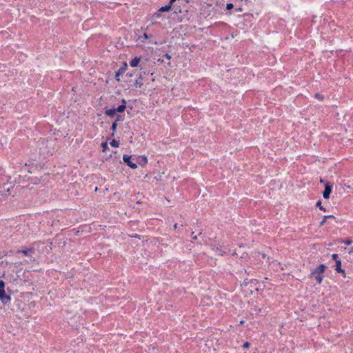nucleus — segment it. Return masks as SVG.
Wrapping results in <instances>:
<instances>
[{
	"label": "nucleus",
	"mask_w": 353,
	"mask_h": 353,
	"mask_svg": "<svg viewBox=\"0 0 353 353\" xmlns=\"http://www.w3.org/2000/svg\"><path fill=\"white\" fill-rule=\"evenodd\" d=\"M0 300L3 304H7L10 301L11 298L10 295L6 294L5 291H3L0 294Z\"/></svg>",
	"instance_id": "20e7f679"
},
{
	"label": "nucleus",
	"mask_w": 353,
	"mask_h": 353,
	"mask_svg": "<svg viewBox=\"0 0 353 353\" xmlns=\"http://www.w3.org/2000/svg\"><path fill=\"white\" fill-rule=\"evenodd\" d=\"M117 124L116 122H114L111 126V130L114 132L117 130Z\"/></svg>",
	"instance_id": "aec40b11"
},
{
	"label": "nucleus",
	"mask_w": 353,
	"mask_h": 353,
	"mask_svg": "<svg viewBox=\"0 0 353 353\" xmlns=\"http://www.w3.org/2000/svg\"><path fill=\"white\" fill-rule=\"evenodd\" d=\"M32 252V249L29 248V249H26L24 250H19V251H17V253H22L25 256H31Z\"/></svg>",
	"instance_id": "9b49d317"
},
{
	"label": "nucleus",
	"mask_w": 353,
	"mask_h": 353,
	"mask_svg": "<svg viewBox=\"0 0 353 353\" xmlns=\"http://www.w3.org/2000/svg\"><path fill=\"white\" fill-rule=\"evenodd\" d=\"M137 163L141 166H145L148 163V159L145 156H139L137 159Z\"/></svg>",
	"instance_id": "39448f33"
},
{
	"label": "nucleus",
	"mask_w": 353,
	"mask_h": 353,
	"mask_svg": "<svg viewBox=\"0 0 353 353\" xmlns=\"http://www.w3.org/2000/svg\"><path fill=\"white\" fill-rule=\"evenodd\" d=\"M116 110L115 108H112V109H108V110H106L105 111V114L107 115V116H109V117H113L114 116V114H116Z\"/></svg>",
	"instance_id": "ddd939ff"
},
{
	"label": "nucleus",
	"mask_w": 353,
	"mask_h": 353,
	"mask_svg": "<svg viewBox=\"0 0 353 353\" xmlns=\"http://www.w3.org/2000/svg\"><path fill=\"white\" fill-rule=\"evenodd\" d=\"M326 268V266L323 264H321L317 266L315 269L311 271V276L314 277L319 284L321 283L323 279V272Z\"/></svg>",
	"instance_id": "f257e3e1"
},
{
	"label": "nucleus",
	"mask_w": 353,
	"mask_h": 353,
	"mask_svg": "<svg viewBox=\"0 0 353 353\" xmlns=\"http://www.w3.org/2000/svg\"><path fill=\"white\" fill-rule=\"evenodd\" d=\"M234 6L232 3H228L226 5V9L227 10H231L232 8H233Z\"/></svg>",
	"instance_id": "412c9836"
},
{
	"label": "nucleus",
	"mask_w": 353,
	"mask_h": 353,
	"mask_svg": "<svg viewBox=\"0 0 353 353\" xmlns=\"http://www.w3.org/2000/svg\"><path fill=\"white\" fill-rule=\"evenodd\" d=\"M315 96H316V97H317V98H320V96H319V94H316Z\"/></svg>",
	"instance_id": "c756f323"
},
{
	"label": "nucleus",
	"mask_w": 353,
	"mask_h": 353,
	"mask_svg": "<svg viewBox=\"0 0 353 353\" xmlns=\"http://www.w3.org/2000/svg\"><path fill=\"white\" fill-rule=\"evenodd\" d=\"M143 38H144L145 39H147L148 38V34H147L146 33H144V34H143Z\"/></svg>",
	"instance_id": "cd10ccee"
},
{
	"label": "nucleus",
	"mask_w": 353,
	"mask_h": 353,
	"mask_svg": "<svg viewBox=\"0 0 353 353\" xmlns=\"http://www.w3.org/2000/svg\"><path fill=\"white\" fill-rule=\"evenodd\" d=\"M332 217H334L332 215H325V216H324L323 220L320 222V225L321 226V225H324L325 221H326V219L327 218H332Z\"/></svg>",
	"instance_id": "dca6fc26"
},
{
	"label": "nucleus",
	"mask_w": 353,
	"mask_h": 353,
	"mask_svg": "<svg viewBox=\"0 0 353 353\" xmlns=\"http://www.w3.org/2000/svg\"><path fill=\"white\" fill-rule=\"evenodd\" d=\"M174 228L176 229L177 228V224L175 223L174 225Z\"/></svg>",
	"instance_id": "7c9ffc66"
},
{
	"label": "nucleus",
	"mask_w": 353,
	"mask_h": 353,
	"mask_svg": "<svg viewBox=\"0 0 353 353\" xmlns=\"http://www.w3.org/2000/svg\"><path fill=\"white\" fill-rule=\"evenodd\" d=\"M352 243V241L351 239H347L345 241V244L347 245H350Z\"/></svg>",
	"instance_id": "5701e85b"
},
{
	"label": "nucleus",
	"mask_w": 353,
	"mask_h": 353,
	"mask_svg": "<svg viewBox=\"0 0 353 353\" xmlns=\"http://www.w3.org/2000/svg\"><path fill=\"white\" fill-rule=\"evenodd\" d=\"M121 120H122L121 117V116H118L117 120L115 121V122L117 123V122L120 121Z\"/></svg>",
	"instance_id": "a878e982"
},
{
	"label": "nucleus",
	"mask_w": 353,
	"mask_h": 353,
	"mask_svg": "<svg viewBox=\"0 0 353 353\" xmlns=\"http://www.w3.org/2000/svg\"><path fill=\"white\" fill-rule=\"evenodd\" d=\"M143 85V82H142V78L141 76H139V77L138 78V79H137L134 83V86L135 88H141Z\"/></svg>",
	"instance_id": "f8f14e48"
},
{
	"label": "nucleus",
	"mask_w": 353,
	"mask_h": 353,
	"mask_svg": "<svg viewBox=\"0 0 353 353\" xmlns=\"http://www.w3.org/2000/svg\"><path fill=\"white\" fill-rule=\"evenodd\" d=\"M123 161L131 168L135 169L137 168V163H133L131 161V156L128 154H124L123 156Z\"/></svg>",
	"instance_id": "f03ea898"
},
{
	"label": "nucleus",
	"mask_w": 353,
	"mask_h": 353,
	"mask_svg": "<svg viewBox=\"0 0 353 353\" xmlns=\"http://www.w3.org/2000/svg\"><path fill=\"white\" fill-rule=\"evenodd\" d=\"M320 182H321V183H324V181H323V179H321V180H320Z\"/></svg>",
	"instance_id": "2f4dec72"
},
{
	"label": "nucleus",
	"mask_w": 353,
	"mask_h": 353,
	"mask_svg": "<svg viewBox=\"0 0 353 353\" xmlns=\"http://www.w3.org/2000/svg\"><path fill=\"white\" fill-rule=\"evenodd\" d=\"M165 57H166L168 59H171V57H170L168 54H165Z\"/></svg>",
	"instance_id": "c85d7f7f"
},
{
	"label": "nucleus",
	"mask_w": 353,
	"mask_h": 353,
	"mask_svg": "<svg viewBox=\"0 0 353 353\" xmlns=\"http://www.w3.org/2000/svg\"><path fill=\"white\" fill-rule=\"evenodd\" d=\"M249 347H250V343H249L248 342H245V343L243 345V348L248 349Z\"/></svg>",
	"instance_id": "b1692460"
},
{
	"label": "nucleus",
	"mask_w": 353,
	"mask_h": 353,
	"mask_svg": "<svg viewBox=\"0 0 353 353\" xmlns=\"http://www.w3.org/2000/svg\"><path fill=\"white\" fill-rule=\"evenodd\" d=\"M110 145L112 146V147H114V148H117L119 146V142L116 140H112L111 142H110Z\"/></svg>",
	"instance_id": "a211bd4d"
},
{
	"label": "nucleus",
	"mask_w": 353,
	"mask_h": 353,
	"mask_svg": "<svg viewBox=\"0 0 353 353\" xmlns=\"http://www.w3.org/2000/svg\"><path fill=\"white\" fill-rule=\"evenodd\" d=\"M141 61L140 57H134L130 63V66L137 67Z\"/></svg>",
	"instance_id": "1a4fd4ad"
},
{
	"label": "nucleus",
	"mask_w": 353,
	"mask_h": 353,
	"mask_svg": "<svg viewBox=\"0 0 353 353\" xmlns=\"http://www.w3.org/2000/svg\"><path fill=\"white\" fill-rule=\"evenodd\" d=\"M102 148H103V150L104 151L108 148L107 143H102Z\"/></svg>",
	"instance_id": "393cba45"
},
{
	"label": "nucleus",
	"mask_w": 353,
	"mask_h": 353,
	"mask_svg": "<svg viewBox=\"0 0 353 353\" xmlns=\"http://www.w3.org/2000/svg\"><path fill=\"white\" fill-rule=\"evenodd\" d=\"M336 271L339 273H345L344 270L341 268V260H336Z\"/></svg>",
	"instance_id": "6e6552de"
},
{
	"label": "nucleus",
	"mask_w": 353,
	"mask_h": 353,
	"mask_svg": "<svg viewBox=\"0 0 353 353\" xmlns=\"http://www.w3.org/2000/svg\"><path fill=\"white\" fill-rule=\"evenodd\" d=\"M316 206L319 207V208L321 210H323V211H325V209L321 205V201H319L317 203H316Z\"/></svg>",
	"instance_id": "6ab92c4d"
},
{
	"label": "nucleus",
	"mask_w": 353,
	"mask_h": 353,
	"mask_svg": "<svg viewBox=\"0 0 353 353\" xmlns=\"http://www.w3.org/2000/svg\"><path fill=\"white\" fill-rule=\"evenodd\" d=\"M126 68H127V64L125 63H124V65L123 67L121 68L117 72H116V74H115V79L117 81H120V79H119V76L122 74L124 73V72L126 70Z\"/></svg>",
	"instance_id": "423d86ee"
},
{
	"label": "nucleus",
	"mask_w": 353,
	"mask_h": 353,
	"mask_svg": "<svg viewBox=\"0 0 353 353\" xmlns=\"http://www.w3.org/2000/svg\"><path fill=\"white\" fill-rule=\"evenodd\" d=\"M216 252L219 255H223L224 253H225V249H223V246L217 245Z\"/></svg>",
	"instance_id": "9d476101"
},
{
	"label": "nucleus",
	"mask_w": 353,
	"mask_h": 353,
	"mask_svg": "<svg viewBox=\"0 0 353 353\" xmlns=\"http://www.w3.org/2000/svg\"><path fill=\"white\" fill-rule=\"evenodd\" d=\"M5 291V283L3 281H0V294Z\"/></svg>",
	"instance_id": "f3484780"
},
{
	"label": "nucleus",
	"mask_w": 353,
	"mask_h": 353,
	"mask_svg": "<svg viewBox=\"0 0 353 353\" xmlns=\"http://www.w3.org/2000/svg\"><path fill=\"white\" fill-rule=\"evenodd\" d=\"M332 259L333 260H334L335 261H336V260H340V259H339V257H338V254H333L332 255Z\"/></svg>",
	"instance_id": "4be33fe9"
},
{
	"label": "nucleus",
	"mask_w": 353,
	"mask_h": 353,
	"mask_svg": "<svg viewBox=\"0 0 353 353\" xmlns=\"http://www.w3.org/2000/svg\"><path fill=\"white\" fill-rule=\"evenodd\" d=\"M171 6L170 5L168 4L164 6H162L159 8V11L160 12H168L170 10Z\"/></svg>",
	"instance_id": "2eb2a0df"
},
{
	"label": "nucleus",
	"mask_w": 353,
	"mask_h": 353,
	"mask_svg": "<svg viewBox=\"0 0 353 353\" xmlns=\"http://www.w3.org/2000/svg\"><path fill=\"white\" fill-rule=\"evenodd\" d=\"M332 192V185L329 182L325 183V190L323 192V197L325 199L330 198V195Z\"/></svg>",
	"instance_id": "7ed1b4c3"
},
{
	"label": "nucleus",
	"mask_w": 353,
	"mask_h": 353,
	"mask_svg": "<svg viewBox=\"0 0 353 353\" xmlns=\"http://www.w3.org/2000/svg\"><path fill=\"white\" fill-rule=\"evenodd\" d=\"M125 104H126L125 100L123 99L122 100V104L120 105L117 108H115L116 112H123L125 110V108H126Z\"/></svg>",
	"instance_id": "0eeeda50"
},
{
	"label": "nucleus",
	"mask_w": 353,
	"mask_h": 353,
	"mask_svg": "<svg viewBox=\"0 0 353 353\" xmlns=\"http://www.w3.org/2000/svg\"><path fill=\"white\" fill-rule=\"evenodd\" d=\"M272 267L275 269L276 270H278L279 268H280L281 270H283V267H281V264L277 261H273L272 262Z\"/></svg>",
	"instance_id": "4468645a"
},
{
	"label": "nucleus",
	"mask_w": 353,
	"mask_h": 353,
	"mask_svg": "<svg viewBox=\"0 0 353 353\" xmlns=\"http://www.w3.org/2000/svg\"><path fill=\"white\" fill-rule=\"evenodd\" d=\"M175 1H176V0H170L169 5H170V6L172 7V3H173Z\"/></svg>",
	"instance_id": "bb28decb"
}]
</instances>
